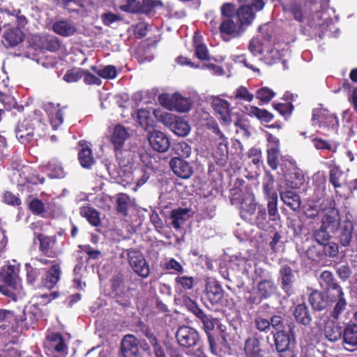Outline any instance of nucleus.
<instances>
[{
    "instance_id": "nucleus-1",
    "label": "nucleus",
    "mask_w": 357,
    "mask_h": 357,
    "mask_svg": "<svg viewBox=\"0 0 357 357\" xmlns=\"http://www.w3.org/2000/svg\"><path fill=\"white\" fill-rule=\"evenodd\" d=\"M329 2L330 0H293L287 10L299 22L305 19L320 20L329 7Z\"/></svg>"
},
{
    "instance_id": "nucleus-2",
    "label": "nucleus",
    "mask_w": 357,
    "mask_h": 357,
    "mask_svg": "<svg viewBox=\"0 0 357 357\" xmlns=\"http://www.w3.org/2000/svg\"><path fill=\"white\" fill-rule=\"evenodd\" d=\"M245 31L234 15V4L225 3L220 8V23L216 29L222 39L229 42L233 38H238Z\"/></svg>"
},
{
    "instance_id": "nucleus-3",
    "label": "nucleus",
    "mask_w": 357,
    "mask_h": 357,
    "mask_svg": "<svg viewBox=\"0 0 357 357\" xmlns=\"http://www.w3.org/2000/svg\"><path fill=\"white\" fill-rule=\"evenodd\" d=\"M0 291L15 301L24 295L17 269L14 266H7L0 273Z\"/></svg>"
},
{
    "instance_id": "nucleus-4",
    "label": "nucleus",
    "mask_w": 357,
    "mask_h": 357,
    "mask_svg": "<svg viewBox=\"0 0 357 357\" xmlns=\"http://www.w3.org/2000/svg\"><path fill=\"white\" fill-rule=\"evenodd\" d=\"M331 309L330 317L337 321L347 310V301L342 287L340 285L324 291Z\"/></svg>"
},
{
    "instance_id": "nucleus-5",
    "label": "nucleus",
    "mask_w": 357,
    "mask_h": 357,
    "mask_svg": "<svg viewBox=\"0 0 357 357\" xmlns=\"http://www.w3.org/2000/svg\"><path fill=\"white\" fill-rule=\"evenodd\" d=\"M110 296L112 298L123 308L131 305V296L124 284V277L122 274L114 275L111 280Z\"/></svg>"
},
{
    "instance_id": "nucleus-6",
    "label": "nucleus",
    "mask_w": 357,
    "mask_h": 357,
    "mask_svg": "<svg viewBox=\"0 0 357 357\" xmlns=\"http://www.w3.org/2000/svg\"><path fill=\"white\" fill-rule=\"evenodd\" d=\"M265 5L263 0H251L250 3L242 4L236 9L234 7V15L242 27L248 26L254 20L255 13L261 10Z\"/></svg>"
},
{
    "instance_id": "nucleus-7",
    "label": "nucleus",
    "mask_w": 357,
    "mask_h": 357,
    "mask_svg": "<svg viewBox=\"0 0 357 357\" xmlns=\"http://www.w3.org/2000/svg\"><path fill=\"white\" fill-rule=\"evenodd\" d=\"M123 252L126 254L133 272L143 279L147 278L150 275V266L143 254L133 248L126 249Z\"/></svg>"
},
{
    "instance_id": "nucleus-8",
    "label": "nucleus",
    "mask_w": 357,
    "mask_h": 357,
    "mask_svg": "<svg viewBox=\"0 0 357 357\" xmlns=\"http://www.w3.org/2000/svg\"><path fill=\"white\" fill-rule=\"evenodd\" d=\"M296 272L288 264L280 266L278 276V282L282 291L287 297L296 294Z\"/></svg>"
},
{
    "instance_id": "nucleus-9",
    "label": "nucleus",
    "mask_w": 357,
    "mask_h": 357,
    "mask_svg": "<svg viewBox=\"0 0 357 357\" xmlns=\"http://www.w3.org/2000/svg\"><path fill=\"white\" fill-rule=\"evenodd\" d=\"M175 337L178 345L185 349L199 346L201 342L199 332L195 328L185 325L178 328Z\"/></svg>"
},
{
    "instance_id": "nucleus-10",
    "label": "nucleus",
    "mask_w": 357,
    "mask_h": 357,
    "mask_svg": "<svg viewBox=\"0 0 357 357\" xmlns=\"http://www.w3.org/2000/svg\"><path fill=\"white\" fill-rule=\"evenodd\" d=\"M159 101L167 109L179 112H187L192 107V102L190 98H184L177 93L171 96L161 94L159 96Z\"/></svg>"
},
{
    "instance_id": "nucleus-11",
    "label": "nucleus",
    "mask_w": 357,
    "mask_h": 357,
    "mask_svg": "<svg viewBox=\"0 0 357 357\" xmlns=\"http://www.w3.org/2000/svg\"><path fill=\"white\" fill-rule=\"evenodd\" d=\"M312 121L314 126L319 128H328L332 130H337L339 126L337 116L324 108L313 109Z\"/></svg>"
},
{
    "instance_id": "nucleus-12",
    "label": "nucleus",
    "mask_w": 357,
    "mask_h": 357,
    "mask_svg": "<svg viewBox=\"0 0 357 357\" xmlns=\"http://www.w3.org/2000/svg\"><path fill=\"white\" fill-rule=\"evenodd\" d=\"M335 201H331L328 206L323 208L324 215L321 220L323 228L329 229L332 234H335L340 226V215L339 210L335 206Z\"/></svg>"
},
{
    "instance_id": "nucleus-13",
    "label": "nucleus",
    "mask_w": 357,
    "mask_h": 357,
    "mask_svg": "<svg viewBox=\"0 0 357 357\" xmlns=\"http://www.w3.org/2000/svg\"><path fill=\"white\" fill-rule=\"evenodd\" d=\"M231 204H241L240 216L245 221L252 222L254 215L257 211V204L254 197L240 198L233 197L230 199Z\"/></svg>"
},
{
    "instance_id": "nucleus-14",
    "label": "nucleus",
    "mask_w": 357,
    "mask_h": 357,
    "mask_svg": "<svg viewBox=\"0 0 357 357\" xmlns=\"http://www.w3.org/2000/svg\"><path fill=\"white\" fill-rule=\"evenodd\" d=\"M161 117L165 124L176 135L184 137L189 133L190 127L183 119L169 113H165Z\"/></svg>"
},
{
    "instance_id": "nucleus-15",
    "label": "nucleus",
    "mask_w": 357,
    "mask_h": 357,
    "mask_svg": "<svg viewBox=\"0 0 357 357\" xmlns=\"http://www.w3.org/2000/svg\"><path fill=\"white\" fill-rule=\"evenodd\" d=\"M205 299L212 306L221 305L223 303L224 290L216 281H210L206 284Z\"/></svg>"
},
{
    "instance_id": "nucleus-16",
    "label": "nucleus",
    "mask_w": 357,
    "mask_h": 357,
    "mask_svg": "<svg viewBox=\"0 0 357 357\" xmlns=\"http://www.w3.org/2000/svg\"><path fill=\"white\" fill-rule=\"evenodd\" d=\"M295 328V324L291 322L287 325V329L273 333L274 342L277 351L289 347L291 337L294 338L296 335Z\"/></svg>"
},
{
    "instance_id": "nucleus-17",
    "label": "nucleus",
    "mask_w": 357,
    "mask_h": 357,
    "mask_svg": "<svg viewBox=\"0 0 357 357\" xmlns=\"http://www.w3.org/2000/svg\"><path fill=\"white\" fill-rule=\"evenodd\" d=\"M169 167L173 173L182 179H188L193 174L190 164L179 157H173L170 160Z\"/></svg>"
},
{
    "instance_id": "nucleus-18",
    "label": "nucleus",
    "mask_w": 357,
    "mask_h": 357,
    "mask_svg": "<svg viewBox=\"0 0 357 357\" xmlns=\"http://www.w3.org/2000/svg\"><path fill=\"white\" fill-rule=\"evenodd\" d=\"M211 106L215 113L219 115L220 120L225 124H229L231 122V111L227 100L218 97L214 98Z\"/></svg>"
},
{
    "instance_id": "nucleus-19",
    "label": "nucleus",
    "mask_w": 357,
    "mask_h": 357,
    "mask_svg": "<svg viewBox=\"0 0 357 357\" xmlns=\"http://www.w3.org/2000/svg\"><path fill=\"white\" fill-rule=\"evenodd\" d=\"M148 139L151 146L158 152L164 153L170 146L169 138L161 131L153 130L150 132Z\"/></svg>"
},
{
    "instance_id": "nucleus-20",
    "label": "nucleus",
    "mask_w": 357,
    "mask_h": 357,
    "mask_svg": "<svg viewBox=\"0 0 357 357\" xmlns=\"http://www.w3.org/2000/svg\"><path fill=\"white\" fill-rule=\"evenodd\" d=\"M308 301L315 311L320 312L331 306L324 291L312 290L308 296Z\"/></svg>"
},
{
    "instance_id": "nucleus-21",
    "label": "nucleus",
    "mask_w": 357,
    "mask_h": 357,
    "mask_svg": "<svg viewBox=\"0 0 357 357\" xmlns=\"http://www.w3.org/2000/svg\"><path fill=\"white\" fill-rule=\"evenodd\" d=\"M121 349L123 357H137L139 351L137 339L133 335H126L121 341Z\"/></svg>"
},
{
    "instance_id": "nucleus-22",
    "label": "nucleus",
    "mask_w": 357,
    "mask_h": 357,
    "mask_svg": "<svg viewBox=\"0 0 357 357\" xmlns=\"http://www.w3.org/2000/svg\"><path fill=\"white\" fill-rule=\"evenodd\" d=\"M130 137L129 130L121 124H117L114 127L110 135V142L114 149L124 147L126 141Z\"/></svg>"
},
{
    "instance_id": "nucleus-23",
    "label": "nucleus",
    "mask_w": 357,
    "mask_h": 357,
    "mask_svg": "<svg viewBox=\"0 0 357 357\" xmlns=\"http://www.w3.org/2000/svg\"><path fill=\"white\" fill-rule=\"evenodd\" d=\"M46 113L53 130H56L63 122V114L59 104L55 105L52 102L46 104Z\"/></svg>"
},
{
    "instance_id": "nucleus-24",
    "label": "nucleus",
    "mask_w": 357,
    "mask_h": 357,
    "mask_svg": "<svg viewBox=\"0 0 357 357\" xmlns=\"http://www.w3.org/2000/svg\"><path fill=\"white\" fill-rule=\"evenodd\" d=\"M80 149L78 152V160L81 166L89 169L95 163L93 153L89 145L84 141L81 140L78 143Z\"/></svg>"
},
{
    "instance_id": "nucleus-25",
    "label": "nucleus",
    "mask_w": 357,
    "mask_h": 357,
    "mask_svg": "<svg viewBox=\"0 0 357 357\" xmlns=\"http://www.w3.org/2000/svg\"><path fill=\"white\" fill-rule=\"evenodd\" d=\"M257 291L260 296V303L262 300L271 297L278 290V286L272 279L261 280L257 283Z\"/></svg>"
},
{
    "instance_id": "nucleus-26",
    "label": "nucleus",
    "mask_w": 357,
    "mask_h": 357,
    "mask_svg": "<svg viewBox=\"0 0 357 357\" xmlns=\"http://www.w3.org/2000/svg\"><path fill=\"white\" fill-rule=\"evenodd\" d=\"M24 35L20 28L8 29L3 36V44L6 47H13L24 40Z\"/></svg>"
},
{
    "instance_id": "nucleus-27",
    "label": "nucleus",
    "mask_w": 357,
    "mask_h": 357,
    "mask_svg": "<svg viewBox=\"0 0 357 357\" xmlns=\"http://www.w3.org/2000/svg\"><path fill=\"white\" fill-rule=\"evenodd\" d=\"M324 334L328 341L335 342L342 338V327L335 321H328L324 325Z\"/></svg>"
},
{
    "instance_id": "nucleus-28",
    "label": "nucleus",
    "mask_w": 357,
    "mask_h": 357,
    "mask_svg": "<svg viewBox=\"0 0 357 357\" xmlns=\"http://www.w3.org/2000/svg\"><path fill=\"white\" fill-rule=\"evenodd\" d=\"M293 315L298 324L305 326H310L312 321L310 310L307 305L304 303L295 306Z\"/></svg>"
},
{
    "instance_id": "nucleus-29",
    "label": "nucleus",
    "mask_w": 357,
    "mask_h": 357,
    "mask_svg": "<svg viewBox=\"0 0 357 357\" xmlns=\"http://www.w3.org/2000/svg\"><path fill=\"white\" fill-rule=\"evenodd\" d=\"M164 3L160 0H139L137 14H143L147 17L153 16L158 8H162Z\"/></svg>"
},
{
    "instance_id": "nucleus-30",
    "label": "nucleus",
    "mask_w": 357,
    "mask_h": 357,
    "mask_svg": "<svg viewBox=\"0 0 357 357\" xmlns=\"http://www.w3.org/2000/svg\"><path fill=\"white\" fill-rule=\"evenodd\" d=\"M342 340L346 344L357 346V324L352 321L347 323L342 328Z\"/></svg>"
},
{
    "instance_id": "nucleus-31",
    "label": "nucleus",
    "mask_w": 357,
    "mask_h": 357,
    "mask_svg": "<svg viewBox=\"0 0 357 357\" xmlns=\"http://www.w3.org/2000/svg\"><path fill=\"white\" fill-rule=\"evenodd\" d=\"M280 197L283 203L294 211L301 208V197L299 195L292 190H286L280 192Z\"/></svg>"
},
{
    "instance_id": "nucleus-32",
    "label": "nucleus",
    "mask_w": 357,
    "mask_h": 357,
    "mask_svg": "<svg viewBox=\"0 0 357 357\" xmlns=\"http://www.w3.org/2000/svg\"><path fill=\"white\" fill-rule=\"evenodd\" d=\"M28 126L29 122L24 120L22 122H20L15 128L16 137L22 144H26L33 139V129Z\"/></svg>"
},
{
    "instance_id": "nucleus-33",
    "label": "nucleus",
    "mask_w": 357,
    "mask_h": 357,
    "mask_svg": "<svg viewBox=\"0 0 357 357\" xmlns=\"http://www.w3.org/2000/svg\"><path fill=\"white\" fill-rule=\"evenodd\" d=\"M49 342L47 347L52 349L58 353L67 354V345L65 340L60 333H54L47 337Z\"/></svg>"
},
{
    "instance_id": "nucleus-34",
    "label": "nucleus",
    "mask_w": 357,
    "mask_h": 357,
    "mask_svg": "<svg viewBox=\"0 0 357 357\" xmlns=\"http://www.w3.org/2000/svg\"><path fill=\"white\" fill-rule=\"evenodd\" d=\"M245 109L250 116L257 118L261 123H270L274 119V115L265 109L253 105L246 107Z\"/></svg>"
},
{
    "instance_id": "nucleus-35",
    "label": "nucleus",
    "mask_w": 357,
    "mask_h": 357,
    "mask_svg": "<svg viewBox=\"0 0 357 357\" xmlns=\"http://www.w3.org/2000/svg\"><path fill=\"white\" fill-rule=\"evenodd\" d=\"M243 351L246 357H255L263 352L259 340L254 336L245 340Z\"/></svg>"
},
{
    "instance_id": "nucleus-36",
    "label": "nucleus",
    "mask_w": 357,
    "mask_h": 357,
    "mask_svg": "<svg viewBox=\"0 0 357 357\" xmlns=\"http://www.w3.org/2000/svg\"><path fill=\"white\" fill-rule=\"evenodd\" d=\"M61 274L60 264L54 262L51 264L50 268L46 271V288H54L59 281Z\"/></svg>"
},
{
    "instance_id": "nucleus-37",
    "label": "nucleus",
    "mask_w": 357,
    "mask_h": 357,
    "mask_svg": "<svg viewBox=\"0 0 357 357\" xmlns=\"http://www.w3.org/2000/svg\"><path fill=\"white\" fill-rule=\"evenodd\" d=\"M52 30L61 36L68 37L75 33L77 28L73 23L66 20H61L52 24Z\"/></svg>"
},
{
    "instance_id": "nucleus-38",
    "label": "nucleus",
    "mask_w": 357,
    "mask_h": 357,
    "mask_svg": "<svg viewBox=\"0 0 357 357\" xmlns=\"http://www.w3.org/2000/svg\"><path fill=\"white\" fill-rule=\"evenodd\" d=\"M46 174L51 178H61L65 176V172L61 163L56 159L52 158L46 165Z\"/></svg>"
},
{
    "instance_id": "nucleus-39",
    "label": "nucleus",
    "mask_w": 357,
    "mask_h": 357,
    "mask_svg": "<svg viewBox=\"0 0 357 357\" xmlns=\"http://www.w3.org/2000/svg\"><path fill=\"white\" fill-rule=\"evenodd\" d=\"M80 215L85 218L88 222L94 227L100 225L101 220L99 212L89 206H84L79 208Z\"/></svg>"
},
{
    "instance_id": "nucleus-40",
    "label": "nucleus",
    "mask_w": 357,
    "mask_h": 357,
    "mask_svg": "<svg viewBox=\"0 0 357 357\" xmlns=\"http://www.w3.org/2000/svg\"><path fill=\"white\" fill-rule=\"evenodd\" d=\"M354 225L351 221L347 220L344 222L339 235V240L341 245L347 247L350 245L352 239Z\"/></svg>"
},
{
    "instance_id": "nucleus-41",
    "label": "nucleus",
    "mask_w": 357,
    "mask_h": 357,
    "mask_svg": "<svg viewBox=\"0 0 357 357\" xmlns=\"http://www.w3.org/2000/svg\"><path fill=\"white\" fill-rule=\"evenodd\" d=\"M195 284V279L192 276L178 275L174 279L176 290L189 291L192 289Z\"/></svg>"
},
{
    "instance_id": "nucleus-42",
    "label": "nucleus",
    "mask_w": 357,
    "mask_h": 357,
    "mask_svg": "<svg viewBox=\"0 0 357 357\" xmlns=\"http://www.w3.org/2000/svg\"><path fill=\"white\" fill-rule=\"evenodd\" d=\"M254 224L261 230H266L269 226L266 208L262 205L258 206L255 217L253 219Z\"/></svg>"
},
{
    "instance_id": "nucleus-43",
    "label": "nucleus",
    "mask_w": 357,
    "mask_h": 357,
    "mask_svg": "<svg viewBox=\"0 0 357 357\" xmlns=\"http://www.w3.org/2000/svg\"><path fill=\"white\" fill-rule=\"evenodd\" d=\"M189 210L188 208H178L173 209L170 214L172 225L176 229H179L181 225L186 220V215Z\"/></svg>"
},
{
    "instance_id": "nucleus-44",
    "label": "nucleus",
    "mask_w": 357,
    "mask_h": 357,
    "mask_svg": "<svg viewBox=\"0 0 357 357\" xmlns=\"http://www.w3.org/2000/svg\"><path fill=\"white\" fill-rule=\"evenodd\" d=\"M267 200V211L269 220L276 221L280 219V213L278 208V194H273L270 197H266Z\"/></svg>"
},
{
    "instance_id": "nucleus-45",
    "label": "nucleus",
    "mask_w": 357,
    "mask_h": 357,
    "mask_svg": "<svg viewBox=\"0 0 357 357\" xmlns=\"http://www.w3.org/2000/svg\"><path fill=\"white\" fill-rule=\"evenodd\" d=\"M31 228L33 231L35 238L33 239V244L38 245L40 250L43 251L45 249V237L43 234V221H37L31 225Z\"/></svg>"
},
{
    "instance_id": "nucleus-46",
    "label": "nucleus",
    "mask_w": 357,
    "mask_h": 357,
    "mask_svg": "<svg viewBox=\"0 0 357 357\" xmlns=\"http://www.w3.org/2000/svg\"><path fill=\"white\" fill-rule=\"evenodd\" d=\"M91 70L100 77L105 79H112L117 76L116 68L112 65H107L102 68L97 66H91Z\"/></svg>"
},
{
    "instance_id": "nucleus-47",
    "label": "nucleus",
    "mask_w": 357,
    "mask_h": 357,
    "mask_svg": "<svg viewBox=\"0 0 357 357\" xmlns=\"http://www.w3.org/2000/svg\"><path fill=\"white\" fill-rule=\"evenodd\" d=\"M319 284L324 291L340 285L331 271L325 270L321 272L319 276Z\"/></svg>"
},
{
    "instance_id": "nucleus-48",
    "label": "nucleus",
    "mask_w": 357,
    "mask_h": 357,
    "mask_svg": "<svg viewBox=\"0 0 357 357\" xmlns=\"http://www.w3.org/2000/svg\"><path fill=\"white\" fill-rule=\"evenodd\" d=\"M266 155L268 165L272 170H276L280 165V158L281 156L280 149H266Z\"/></svg>"
},
{
    "instance_id": "nucleus-49",
    "label": "nucleus",
    "mask_w": 357,
    "mask_h": 357,
    "mask_svg": "<svg viewBox=\"0 0 357 357\" xmlns=\"http://www.w3.org/2000/svg\"><path fill=\"white\" fill-rule=\"evenodd\" d=\"M137 121L139 126L144 130L153 127V120L150 112L146 109H139L137 112Z\"/></svg>"
},
{
    "instance_id": "nucleus-50",
    "label": "nucleus",
    "mask_w": 357,
    "mask_h": 357,
    "mask_svg": "<svg viewBox=\"0 0 357 357\" xmlns=\"http://www.w3.org/2000/svg\"><path fill=\"white\" fill-rule=\"evenodd\" d=\"M274 181V176L271 172L265 171L262 181V190L264 197L277 194V192L273 190Z\"/></svg>"
},
{
    "instance_id": "nucleus-51",
    "label": "nucleus",
    "mask_w": 357,
    "mask_h": 357,
    "mask_svg": "<svg viewBox=\"0 0 357 357\" xmlns=\"http://www.w3.org/2000/svg\"><path fill=\"white\" fill-rule=\"evenodd\" d=\"M130 202V199L128 195L125 193L119 194L116 199V211L123 216H127L128 215Z\"/></svg>"
},
{
    "instance_id": "nucleus-52",
    "label": "nucleus",
    "mask_w": 357,
    "mask_h": 357,
    "mask_svg": "<svg viewBox=\"0 0 357 357\" xmlns=\"http://www.w3.org/2000/svg\"><path fill=\"white\" fill-rule=\"evenodd\" d=\"M275 96V93L267 86L261 87L256 91V98L259 100V105L268 103Z\"/></svg>"
},
{
    "instance_id": "nucleus-53",
    "label": "nucleus",
    "mask_w": 357,
    "mask_h": 357,
    "mask_svg": "<svg viewBox=\"0 0 357 357\" xmlns=\"http://www.w3.org/2000/svg\"><path fill=\"white\" fill-rule=\"evenodd\" d=\"M305 255L309 260L319 261L324 259L322 245H311L305 251Z\"/></svg>"
},
{
    "instance_id": "nucleus-54",
    "label": "nucleus",
    "mask_w": 357,
    "mask_h": 357,
    "mask_svg": "<svg viewBox=\"0 0 357 357\" xmlns=\"http://www.w3.org/2000/svg\"><path fill=\"white\" fill-rule=\"evenodd\" d=\"M195 317L199 319V321L202 324V328L206 333H208V332H213L214 331V319L211 316L207 315L203 310H202Z\"/></svg>"
},
{
    "instance_id": "nucleus-55",
    "label": "nucleus",
    "mask_w": 357,
    "mask_h": 357,
    "mask_svg": "<svg viewBox=\"0 0 357 357\" xmlns=\"http://www.w3.org/2000/svg\"><path fill=\"white\" fill-rule=\"evenodd\" d=\"M173 150L176 157H179L180 158H188L190 156L192 153L191 146L185 142H180L175 144L173 146Z\"/></svg>"
},
{
    "instance_id": "nucleus-56",
    "label": "nucleus",
    "mask_w": 357,
    "mask_h": 357,
    "mask_svg": "<svg viewBox=\"0 0 357 357\" xmlns=\"http://www.w3.org/2000/svg\"><path fill=\"white\" fill-rule=\"evenodd\" d=\"M343 174V172L338 166H335L331 169L329 172V182L335 189L342 187L340 179Z\"/></svg>"
},
{
    "instance_id": "nucleus-57",
    "label": "nucleus",
    "mask_w": 357,
    "mask_h": 357,
    "mask_svg": "<svg viewBox=\"0 0 357 357\" xmlns=\"http://www.w3.org/2000/svg\"><path fill=\"white\" fill-rule=\"evenodd\" d=\"M313 184L315 185V192L317 196L324 197L326 190V177L323 174H314L312 177Z\"/></svg>"
},
{
    "instance_id": "nucleus-58",
    "label": "nucleus",
    "mask_w": 357,
    "mask_h": 357,
    "mask_svg": "<svg viewBox=\"0 0 357 357\" xmlns=\"http://www.w3.org/2000/svg\"><path fill=\"white\" fill-rule=\"evenodd\" d=\"M253 56H248L243 54L236 56L235 61L236 63H243L246 68L252 70L253 72L260 73L259 68L255 66V60Z\"/></svg>"
},
{
    "instance_id": "nucleus-59",
    "label": "nucleus",
    "mask_w": 357,
    "mask_h": 357,
    "mask_svg": "<svg viewBox=\"0 0 357 357\" xmlns=\"http://www.w3.org/2000/svg\"><path fill=\"white\" fill-rule=\"evenodd\" d=\"M334 268L337 275L342 282L348 280L352 275L351 268L347 263L341 265L336 264L334 266Z\"/></svg>"
},
{
    "instance_id": "nucleus-60",
    "label": "nucleus",
    "mask_w": 357,
    "mask_h": 357,
    "mask_svg": "<svg viewBox=\"0 0 357 357\" xmlns=\"http://www.w3.org/2000/svg\"><path fill=\"white\" fill-rule=\"evenodd\" d=\"M321 211V204L319 200H310L305 206V214L308 218H314Z\"/></svg>"
},
{
    "instance_id": "nucleus-61",
    "label": "nucleus",
    "mask_w": 357,
    "mask_h": 357,
    "mask_svg": "<svg viewBox=\"0 0 357 357\" xmlns=\"http://www.w3.org/2000/svg\"><path fill=\"white\" fill-rule=\"evenodd\" d=\"M331 233L332 232L329 229L323 228V225H321L320 228L314 231V236L318 244L323 245L330 241Z\"/></svg>"
},
{
    "instance_id": "nucleus-62",
    "label": "nucleus",
    "mask_w": 357,
    "mask_h": 357,
    "mask_svg": "<svg viewBox=\"0 0 357 357\" xmlns=\"http://www.w3.org/2000/svg\"><path fill=\"white\" fill-rule=\"evenodd\" d=\"M114 151L115 153L116 160L120 166L126 167L130 163V159L128 157L130 151L128 150L124 149V147H118L114 148Z\"/></svg>"
},
{
    "instance_id": "nucleus-63",
    "label": "nucleus",
    "mask_w": 357,
    "mask_h": 357,
    "mask_svg": "<svg viewBox=\"0 0 357 357\" xmlns=\"http://www.w3.org/2000/svg\"><path fill=\"white\" fill-rule=\"evenodd\" d=\"M139 0H121L119 8L126 13L137 14Z\"/></svg>"
},
{
    "instance_id": "nucleus-64",
    "label": "nucleus",
    "mask_w": 357,
    "mask_h": 357,
    "mask_svg": "<svg viewBox=\"0 0 357 357\" xmlns=\"http://www.w3.org/2000/svg\"><path fill=\"white\" fill-rule=\"evenodd\" d=\"M84 69L82 68H71L66 71L63 79L68 83L76 82L82 78Z\"/></svg>"
}]
</instances>
